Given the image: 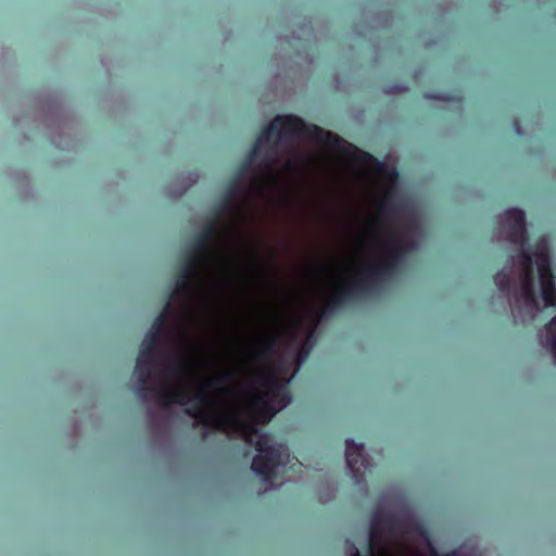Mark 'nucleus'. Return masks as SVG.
Here are the masks:
<instances>
[{"label": "nucleus", "mask_w": 556, "mask_h": 556, "mask_svg": "<svg viewBox=\"0 0 556 556\" xmlns=\"http://www.w3.org/2000/svg\"><path fill=\"white\" fill-rule=\"evenodd\" d=\"M519 257L521 265L520 291L525 302L532 308L540 309L535 292V274L533 269V258H535L544 305L546 307L556 306L555 276L552 269L546 241L544 239L540 240L533 251L527 249L520 250Z\"/></svg>", "instance_id": "39448f33"}, {"label": "nucleus", "mask_w": 556, "mask_h": 556, "mask_svg": "<svg viewBox=\"0 0 556 556\" xmlns=\"http://www.w3.org/2000/svg\"><path fill=\"white\" fill-rule=\"evenodd\" d=\"M220 392L226 395H232L236 393V390L232 388L224 387L220 389Z\"/></svg>", "instance_id": "aec40b11"}, {"label": "nucleus", "mask_w": 556, "mask_h": 556, "mask_svg": "<svg viewBox=\"0 0 556 556\" xmlns=\"http://www.w3.org/2000/svg\"><path fill=\"white\" fill-rule=\"evenodd\" d=\"M345 462L356 484L365 482V475L370 469L371 464L365 455L364 444H357L354 440L345 441Z\"/></svg>", "instance_id": "1a4fd4ad"}, {"label": "nucleus", "mask_w": 556, "mask_h": 556, "mask_svg": "<svg viewBox=\"0 0 556 556\" xmlns=\"http://www.w3.org/2000/svg\"><path fill=\"white\" fill-rule=\"evenodd\" d=\"M258 356L268 357L276 352V338L273 336H263L258 339Z\"/></svg>", "instance_id": "dca6fc26"}, {"label": "nucleus", "mask_w": 556, "mask_h": 556, "mask_svg": "<svg viewBox=\"0 0 556 556\" xmlns=\"http://www.w3.org/2000/svg\"><path fill=\"white\" fill-rule=\"evenodd\" d=\"M249 253L253 261V263L260 268L261 270V279L263 282L268 283L273 287H276V281L267 275L265 264L257 251V249L254 245H249Z\"/></svg>", "instance_id": "4468645a"}, {"label": "nucleus", "mask_w": 556, "mask_h": 556, "mask_svg": "<svg viewBox=\"0 0 556 556\" xmlns=\"http://www.w3.org/2000/svg\"><path fill=\"white\" fill-rule=\"evenodd\" d=\"M238 376L235 369H226L218 375L207 378L195 394L190 397L189 394L182 389L169 388H155L149 386V382H138L136 392L140 400L149 401L154 400L163 407L167 408L174 404L185 405L188 402L194 404L186 409V414L198 420L203 426L210 425L206 408L212 405V395H210L206 388H217L236 379Z\"/></svg>", "instance_id": "20e7f679"}, {"label": "nucleus", "mask_w": 556, "mask_h": 556, "mask_svg": "<svg viewBox=\"0 0 556 556\" xmlns=\"http://www.w3.org/2000/svg\"><path fill=\"white\" fill-rule=\"evenodd\" d=\"M153 366L154 365L150 364L149 362H146V361H142L139 358L136 359L134 374L137 378V383L138 382H142V383L149 382V379L151 377V369Z\"/></svg>", "instance_id": "2eb2a0df"}, {"label": "nucleus", "mask_w": 556, "mask_h": 556, "mask_svg": "<svg viewBox=\"0 0 556 556\" xmlns=\"http://www.w3.org/2000/svg\"><path fill=\"white\" fill-rule=\"evenodd\" d=\"M380 243L384 250V258L379 263L366 265L357 277L338 286L326 306L317 311L318 319L359 296L376 291L383 281L394 275L404 256L414 249V244L404 241L392 227L386 228Z\"/></svg>", "instance_id": "7ed1b4c3"}, {"label": "nucleus", "mask_w": 556, "mask_h": 556, "mask_svg": "<svg viewBox=\"0 0 556 556\" xmlns=\"http://www.w3.org/2000/svg\"><path fill=\"white\" fill-rule=\"evenodd\" d=\"M207 434L208 433L206 431H204L202 437L205 439L207 437Z\"/></svg>", "instance_id": "412c9836"}, {"label": "nucleus", "mask_w": 556, "mask_h": 556, "mask_svg": "<svg viewBox=\"0 0 556 556\" xmlns=\"http://www.w3.org/2000/svg\"><path fill=\"white\" fill-rule=\"evenodd\" d=\"M191 370V359L186 355H178L173 359H165L163 368L157 372L162 379H182Z\"/></svg>", "instance_id": "9d476101"}, {"label": "nucleus", "mask_w": 556, "mask_h": 556, "mask_svg": "<svg viewBox=\"0 0 556 556\" xmlns=\"http://www.w3.org/2000/svg\"><path fill=\"white\" fill-rule=\"evenodd\" d=\"M173 300V293H167L164 302V306L160 315L154 319L151 329L147 334L155 336V338L163 339L167 330V321L173 315L174 309L170 304Z\"/></svg>", "instance_id": "9b49d317"}, {"label": "nucleus", "mask_w": 556, "mask_h": 556, "mask_svg": "<svg viewBox=\"0 0 556 556\" xmlns=\"http://www.w3.org/2000/svg\"><path fill=\"white\" fill-rule=\"evenodd\" d=\"M226 212L236 213V210L223 207L222 201H219L216 208V215L202 226L200 231L194 236L191 244L186 249V252L207 262L211 247L220 242V219L223 214Z\"/></svg>", "instance_id": "423d86ee"}, {"label": "nucleus", "mask_w": 556, "mask_h": 556, "mask_svg": "<svg viewBox=\"0 0 556 556\" xmlns=\"http://www.w3.org/2000/svg\"><path fill=\"white\" fill-rule=\"evenodd\" d=\"M500 224L506 229L508 241L520 245L521 250L532 251L529 244L526 214L522 210L517 207L506 210L500 216Z\"/></svg>", "instance_id": "6e6552de"}, {"label": "nucleus", "mask_w": 556, "mask_h": 556, "mask_svg": "<svg viewBox=\"0 0 556 556\" xmlns=\"http://www.w3.org/2000/svg\"><path fill=\"white\" fill-rule=\"evenodd\" d=\"M546 329V345L551 350L556 361V316L545 325Z\"/></svg>", "instance_id": "f3484780"}, {"label": "nucleus", "mask_w": 556, "mask_h": 556, "mask_svg": "<svg viewBox=\"0 0 556 556\" xmlns=\"http://www.w3.org/2000/svg\"><path fill=\"white\" fill-rule=\"evenodd\" d=\"M285 168L288 172H296L298 170V163L293 160H287L285 163Z\"/></svg>", "instance_id": "6ab92c4d"}, {"label": "nucleus", "mask_w": 556, "mask_h": 556, "mask_svg": "<svg viewBox=\"0 0 556 556\" xmlns=\"http://www.w3.org/2000/svg\"><path fill=\"white\" fill-rule=\"evenodd\" d=\"M495 286L505 295L508 296L511 285V269H502L493 277Z\"/></svg>", "instance_id": "ddd939ff"}, {"label": "nucleus", "mask_w": 556, "mask_h": 556, "mask_svg": "<svg viewBox=\"0 0 556 556\" xmlns=\"http://www.w3.org/2000/svg\"><path fill=\"white\" fill-rule=\"evenodd\" d=\"M161 341L162 339L146 333L137 358L154 365L157 358H162V355L159 353V344Z\"/></svg>", "instance_id": "f8f14e48"}, {"label": "nucleus", "mask_w": 556, "mask_h": 556, "mask_svg": "<svg viewBox=\"0 0 556 556\" xmlns=\"http://www.w3.org/2000/svg\"><path fill=\"white\" fill-rule=\"evenodd\" d=\"M394 210V204L392 202V195L391 192L388 191L384 197L381 200V203L379 205L378 210V216L379 218L383 217L384 215L391 213Z\"/></svg>", "instance_id": "a211bd4d"}, {"label": "nucleus", "mask_w": 556, "mask_h": 556, "mask_svg": "<svg viewBox=\"0 0 556 556\" xmlns=\"http://www.w3.org/2000/svg\"><path fill=\"white\" fill-rule=\"evenodd\" d=\"M298 137H306L318 144L334 150L353 162L359 164L375 163L378 170L382 169L383 164L377 161L372 154L358 149L339 135L317 125L306 124L301 117L292 114L278 115L269 124L262 127L247 157L238 165L235 176L220 199L222 206L235 208L236 213H239L237 202L238 198L244 193L243 180L247 174L253 169L263 149L266 151L256 165L257 176L253 179V182L260 185L264 179L276 181L278 175L274 166L276 162L275 148L280 144H290Z\"/></svg>", "instance_id": "f257e3e1"}, {"label": "nucleus", "mask_w": 556, "mask_h": 556, "mask_svg": "<svg viewBox=\"0 0 556 556\" xmlns=\"http://www.w3.org/2000/svg\"><path fill=\"white\" fill-rule=\"evenodd\" d=\"M206 264L204 260L184 252L180 265L175 275V283L168 293L187 299L192 291V281L199 277L200 268Z\"/></svg>", "instance_id": "0eeeda50"}, {"label": "nucleus", "mask_w": 556, "mask_h": 556, "mask_svg": "<svg viewBox=\"0 0 556 556\" xmlns=\"http://www.w3.org/2000/svg\"><path fill=\"white\" fill-rule=\"evenodd\" d=\"M258 384L264 388L262 392H253L250 395L252 409L251 421H240L223 414H214V399L212 405L206 408L210 425L222 429L226 426L236 428L244 442L253 445L258 453L251 465L252 471L261 476L265 482H270L274 470L280 465L281 452L279 446L271 444L268 433L258 429V422H268L281 408L291 403V394L286 383L281 382L275 372L258 375Z\"/></svg>", "instance_id": "f03ea898"}]
</instances>
